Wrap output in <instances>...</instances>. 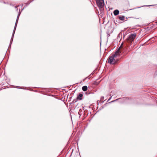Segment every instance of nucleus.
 <instances>
[{
    "instance_id": "9",
    "label": "nucleus",
    "mask_w": 157,
    "mask_h": 157,
    "mask_svg": "<svg viewBox=\"0 0 157 157\" xmlns=\"http://www.w3.org/2000/svg\"><path fill=\"white\" fill-rule=\"evenodd\" d=\"M82 89L83 91H86L87 89V87L86 86H84L82 87Z\"/></svg>"
},
{
    "instance_id": "12",
    "label": "nucleus",
    "mask_w": 157,
    "mask_h": 157,
    "mask_svg": "<svg viewBox=\"0 0 157 157\" xmlns=\"http://www.w3.org/2000/svg\"><path fill=\"white\" fill-rule=\"evenodd\" d=\"M123 100L126 99H127V98H123Z\"/></svg>"
},
{
    "instance_id": "8",
    "label": "nucleus",
    "mask_w": 157,
    "mask_h": 157,
    "mask_svg": "<svg viewBox=\"0 0 157 157\" xmlns=\"http://www.w3.org/2000/svg\"><path fill=\"white\" fill-rule=\"evenodd\" d=\"M118 17L119 19L123 21L124 20L125 17L124 16H119Z\"/></svg>"
},
{
    "instance_id": "15",
    "label": "nucleus",
    "mask_w": 157,
    "mask_h": 157,
    "mask_svg": "<svg viewBox=\"0 0 157 157\" xmlns=\"http://www.w3.org/2000/svg\"><path fill=\"white\" fill-rule=\"evenodd\" d=\"M156 72L157 73V70L156 71Z\"/></svg>"
},
{
    "instance_id": "6",
    "label": "nucleus",
    "mask_w": 157,
    "mask_h": 157,
    "mask_svg": "<svg viewBox=\"0 0 157 157\" xmlns=\"http://www.w3.org/2000/svg\"><path fill=\"white\" fill-rule=\"evenodd\" d=\"M83 96V95L82 94H79L77 97V99L78 100H81L82 99V97Z\"/></svg>"
},
{
    "instance_id": "5",
    "label": "nucleus",
    "mask_w": 157,
    "mask_h": 157,
    "mask_svg": "<svg viewBox=\"0 0 157 157\" xmlns=\"http://www.w3.org/2000/svg\"><path fill=\"white\" fill-rule=\"evenodd\" d=\"M19 14L18 16L17 17V18L16 21V23H15L14 28V30H13V35H12L13 37V36H14V34L15 33V30H16V27H17V22H18V18L19 17Z\"/></svg>"
},
{
    "instance_id": "4",
    "label": "nucleus",
    "mask_w": 157,
    "mask_h": 157,
    "mask_svg": "<svg viewBox=\"0 0 157 157\" xmlns=\"http://www.w3.org/2000/svg\"><path fill=\"white\" fill-rule=\"evenodd\" d=\"M96 2L98 6L101 9H102L104 5V1H100L99 0H97Z\"/></svg>"
},
{
    "instance_id": "7",
    "label": "nucleus",
    "mask_w": 157,
    "mask_h": 157,
    "mask_svg": "<svg viewBox=\"0 0 157 157\" xmlns=\"http://www.w3.org/2000/svg\"><path fill=\"white\" fill-rule=\"evenodd\" d=\"M119 13V11L117 10H115L113 12V14L115 16L117 15Z\"/></svg>"
},
{
    "instance_id": "1",
    "label": "nucleus",
    "mask_w": 157,
    "mask_h": 157,
    "mask_svg": "<svg viewBox=\"0 0 157 157\" xmlns=\"http://www.w3.org/2000/svg\"><path fill=\"white\" fill-rule=\"evenodd\" d=\"M118 60V59H115L114 57L112 56L109 57L108 60V62L110 64H114L117 62Z\"/></svg>"
},
{
    "instance_id": "10",
    "label": "nucleus",
    "mask_w": 157,
    "mask_h": 157,
    "mask_svg": "<svg viewBox=\"0 0 157 157\" xmlns=\"http://www.w3.org/2000/svg\"><path fill=\"white\" fill-rule=\"evenodd\" d=\"M120 98H118V99H117L116 100H113V101L110 102H109V103H111V102H115V101H117V100H118L120 99Z\"/></svg>"
},
{
    "instance_id": "2",
    "label": "nucleus",
    "mask_w": 157,
    "mask_h": 157,
    "mask_svg": "<svg viewBox=\"0 0 157 157\" xmlns=\"http://www.w3.org/2000/svg\"><path fill=\"white\" fill-rule=\"evenodd\" d=\"M136 34L135 33L130 34L127 39V41L128 42L132 43L136 37Z\"/></svg>"
},
{
    "instance_id": "11",
    "label": "nucleus",
    "mask_w": 157,
    "mask_h": 157,
    "mask_svg": "<svg viewBox=\"0 0 157 157\" xmlns=\"http://www.w3.org/2000/svg\"><path fill=\"white\" fill-rule=\"evenodd\" d=\"M111 98H112V97H111L110 98H109V99H108V101H109V100L111 99Z\"/></svg>"
},
{
    "instance_id": "13",
    "label": "nucleus",
    "mask_w": 157,
    "mask_h": 157,
    "mask_svg": "<svg viewBox=\"0 0 157 157\" xmlns=\"http://www.w3.org/2000/svg\"><path fill=\"white\" fill-rule=\"evenodd\" d=\"M89 78H90V77H91V75H89Z\"/></svg>"
},
{
    "instance_id": "3",
    "label": "nucleus",
    "mask_w": 157,
    "mask_h": 157,
    "mask_svg": "<svg viewBox=\"0 0 157 157\" xmlns=\"http://www.w3.org/2000/svg\"><path fill=\"white\" fill-rule=\"evenodd\" d=\"M122 45V44H121V46L116 51V52H115L114 54H113L112 56L114 57V58H115L118 56H120V54L121 53V52L120 51V49L121 47V46Z\"/></svg>"
},
{
    "instance_id": "14",
    "label": "nucleus",
    "mask_w": 157,
    "mask_h": 157,
    "mask_svg": "<svg viewBox=\"0 0 157 157\" xmlns=\"http://www.w3.org/2000/svg\"><path fill=\"white\" fill-rule=\"evenodd\" d=\"M151 5H150V6H151Z\"/></svg>"
}]
</instances>
